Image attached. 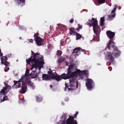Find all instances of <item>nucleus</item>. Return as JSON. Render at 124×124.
<instances>
[{"mask_svg": "<svg viewBox=\"0 0 124 124\" xmlns=\"http://www.w3.org/2000/svg\"><path fill=\"white\" fill-rule=\"evenodd\" d=\"M31 54L33 56H31L28 60H26V62L30 64V63L32 66L31 68V70H34L30 73L29 75L32 78H35L38 76V74L40 72V69L43 66L44 63L43 57L39 53L35 54L31 51Z\"/></svg>", "mask_w": 124, "mask_h": 124, "instance_id": "obj_1", "label": "nucleus"}, {"mask_svg": "<svg viewBox=\"0 0 124 124\" xmlns=\"http://www.w3.org/2000/svg\"><path fill=\"white\" fill-rule=\"evenodd\" d=\"M74 66L71 64L69 66L68 70V72L67 74L64 73L59 76L61 78L66 79L70 78L69 80L70 85L67 86V84L66 83L65 85V88L64 90H66L67 88L68 90H72L76 89L78 87L77 81L76 79V78L79 75L80 73V71L79 70H76V71L72 72Z\"/></svg>", "mask_w": 124, "mask_h": 124, "instance_id": "obj_2", "label": "nucleus"}, {"mask_svg": "<svg viewBox=\"0 0 124 124\" xmlns=\"http://www.w3.org/2000/svg\"><path fill=\"white\" fill-rule=\"evenodd\" d=\"M115 44V43L113 41L110 40L106 47V49L108 48L109 50L113 52L112 53L108 52L107 54V59L111 62H114V58L118 57L120 54V52L117 49V47L115 45H113Z\"/></svg>", "mask_w": 124, "mask_h": 124, "instance_id": "obj_3", "label": "nucleus"}, {"mask_svg": "<svg viewBox=\"0 0 124 124\" xmlns=\"http://www.w3.org/2000/svg\"><path fill=\"white\" fill-rule=\"evenodd\" d=\"M24 76L22 75L19 81H14V84L12 86L13 88V89L20 87L21 86L20 83L22 81L21 86V90L19 91L20 93H24L26 92V90L27 88L26 85L25 83H24L25 82L24 79Z\"/></svg>", "mask_w": 124, "mask_h": 124, "instance_id": "obj_4", "label": "nucleus"}, {"mask_svg": "<svg viewBox=\"0 0 124 124\" xmlns=\"http://www.w3.org/2000/svg\"><path fill=\"white\" fill-rule=\"evenodd\" d=\"M67 115H63L61 118V120L57 123L56 124H77L76 120H74L72 117H70L66 121L67 117Z\"/></svg>", "mask_w": 124, "mask_h": 124, "instance_id": "obj_5", "label": "nucleus"}, {"mask_svg": "<svg viewBox=\"0 0 124 124\" xmlns=\"http://www.w3.org/2000/svg\"><path fill=\"white\" fill-rule=\"evenodd\" d=\"M91 23H89L90 27H91L93 26V29L94 33L96 34H97L100 32V29L99 28V26L97 24V21L95 20L94 18H92L91 21L89 20Z\"/></svg>", "mask_w": 124, "mask_h": 124, "instance_id": "obj_6", "label": "nucleus"}, {"mask_svg": "<svg viewBox=\"0 0 124 124\" xmlns=\"http://www.w3.org/2000/svg\"><path fill=\"white\" fill-rule=\"evenodd\" d=\"M48 73L50 75L51 78L55 79L56 80L59 81L61 80V78L59 76L55 73V70H53L52 71H49L48 72Z\"/></svg>", "mask_w": 124, "mask_h": 124, "instance_id": "obj_7", "label": "nucleus"}, {"mask_svg": "<svg viewBox=\"0 0 124 124\" xmlns=\"http://www.w3.org/2000/svg\"><path fill=\"white\" fill-rule=\"evenodd\" d=\"M39 34L38 33L35 34L34 35L36 43L38 46L42 45L43 43V39L38 36Z\"/></svg>", "mask_w": 124, "mask_h": 124, "instance_id": "obj_8", "label": "nucleus"}, {"mask_svg": "<svg viewBox=\"0 0 124 124\" xmlns=\"http://www.w3.org/2000/svg\"><path fill=\"white\" fill-rule=\"evenodd\" d=\"M11 88V86H9L8 85H6L0 92V94L3 95L6 94L9 90Z\"/></svg>", "mask_w": 124, "mask_h": 124, "instance_id": "obj_9", "label": "nucleus"}, {"mask_svg": "<svg viewBox=\"0 0 124 124\" xmlns=\"http://www.w3.org/2000/svg\"><path fill=\"white\" fill-rule=\"evenodd\" d=\"M24 82L26 84L28 87L30 88L33 90L35 88V87L34 84L30 79L26 78L24 79Z\"/></svg>", "mask_w": 124, "mask_h": 124, "instance_id": "obj_10", "label": "nucleus"}, {"mask_svg": "<svg viewBox=\"0 0 124 124\" xmlns=\"http://www.w3.org/2000/svg\"><path fill=\"white\" fill-rule=\"evenodd\" d=\"M86 82V86L87 89L89 90L91 89L93 87L92 84L93 82L92 80L88 78L87 79Z\"/></svg>", "mask_w": 124, "mask_h": 124, "instance_id": "obj_11", "label": "nucleus"}, {"mask_svg": "<svg viewBox=\"0 0 124 124\" xmlns=\"http://www.w3.org/2000/svg\"><path fill=\"white\" fill-rule=\"evenodd\" d=\"M107 34L108 38L110 39V40H113V38L114 37L115 33L114 32H111L110 31H107Z\"/></svg>", "mask_w": 124, "mask_h": 124, "instance_id": "obj_12", "label": "nucleus"}, {"mask_svg": "<svg viewBox=\"0 0 124 124\" xmlns=\"http://www.w3.org/2000/svg\"><path fill=\"white\" fill-rule=\"evenodd\" d=\"M8 60L7 58L5 56H4L1 57V63L2 64H4L6 66H8L9 63L7 62L6 61Z\"/></svg>", "mask_w": 124, "mask_h": 124, "instance_id": "obj_13", "label": "nucleus"}, {"mask_svg": "<svg viewBox=\"0 0 124 124\" xmlns=\"http://www.w3.org/2000/svg\"><path fill=\"white\" fill-rule=\"evenodd\" d=\"M42 79L43 80H49L51 78V77L48 75L43 74L42 76Z\"/></svg>", "mask_w": 124, "mask_h": 124, "instance_id": "obj_14", "label": "nucleus"}, {"mask_svg": "<svg viewBox=\"0 0 124 124\" xmlns=\"http://www.w3.org/2000/svg\"><path fill=\"white\" fill-rule=\"evenodd\" d=\"M18 4H21L22 5H24L25 3V0H15Z\"/></svg>", "mask_w": 124, "mask_h": 124, "instance_id": "obj_15", "label": "nucleus"}, {"mask_svg": "<svg viewBox=\"0 0 124 124\" xmlns=\"http://www.w3.org/2000/svg\"><path fill=\"white\" fill-rule=\"evenodd\" d=\"M81 48L78 47L75 48L73 50V53H77L78 52H80V50Z\"/></svg>", "mask_w": 124, "mask_h": 124, "instance_id": "obj_16", "label": "nucleus"}, {"mask_svg": "<svg viewBox=\"0 0 124 124\" xmlns=\"http://www.w3.org/2000/svg\"><path fill=\"white\" fill-rule=\"evenodd\" d=\"M114 6L115 8H114V9L112 10L111 11V13L112 14V17L114 16H115V12L116 10V8L117 7V6L116 5H115Z\"/></svg>", "mask_w": 124, "mask_h": 124, "instance_id": "obj_17", "label": "nucleus"}, {"mask_svg": "<svg viewBox=\"0 0 124 124\" xmlns=\"http://www.w3.org/2000/svg\"><path fill=\"white\" fill-rule=\"evenodd\" d=\"M36 101L37 102H39L41 101L42 100V98L40 97V95L36 96Z\"/></svg>", "mask_w": 124, "mask_h": 124, "instance_id": "obj_18", "label": "nucleus"}, {"mask_svg": "<svg viewBox=\"0 0 124 124\" xmlns=\"http://www.w3.org/2000/svg\"><path fill=\"white\" fill-rule=\"evenodd\" d=\"M104 17H101V24L100 25L101 26H102L104 25Z\"/></svg>", "mask_w": 124, "mask_h": 124, "instance_id": "obj_19", "label": "nucleus"}, {"mask_svg": "<svg viewBox=\"0 0 124 124\" xmlns=\"http://www.w3.org/2000/svg\"><path fill=\"white\" fill-rule=\"evenodd\" d=\"M65 60V58H59L57 61V62L58 63H61L64 61Z\"/></svg>", "mask_w": 124, "mask_h": 124, "instance_id": "obj_20", "label": "nucleus"}, {"mask_svg": "<svg viewBox=\"0 0 124 124\" xmlns=\"http://www.w3.org/2000/svg\"><path fill=\"white\" fill-rule=\"evenodd\" d=\"M75 35H76L77 40L80 39L81 37V36L80 34L76 33Z\"/></svg>", "mask_w": 124, "mask_h": 124, "instance_id": "obj_21", "label": "nucleus"}, {"mask_svg": "<svg viewBox=\"0 0 124 124\" xmlns=\"http://www.w3.org/2000/svg\"><path fill=\"white\" fill-rule=\"evenodd\" d=\"M29 73V70H28L26 69V71L25 73V78H24V79H25L26 78H27L26 77L27 76H28V74Z\"/></svg>", "mask_w": 124, "mask_h": 124, "instance_id": "obj_22", "label": "nucleus"}, {"mask_svg": "<svg viewBox=\"0 0 124 124\" xmlns=\"http://www.w3.org/2000/svg\"><path fill=\"white\" fill-rule=\"evenodd\" d=\"M70 34L72 35H75L77 32H75L70 29Z\"/></svg>", "mask_w": 124, "mask_h": 124, "instance_id": "obj_23", "label": "nucleus"}, {"mask_svg": "<svg viewBox=\"0 0 124 124\" xmlns=\"http://www.w3.org/2000/svg\"><path fill=\"white\" fill-rule=\"evenodd\" d=\"M8 97L6 95H5L4 97L3 98V99L1 100V102H3L4 101H5L7 100H8Z\"/></svg>", "mask_w": 124, "mask_h": 124, "instance_id": "obj_24", "label": "nucleus"}, {"mask_svg": "<svg viewBox=\"0 0 124 124\" xmlns=\"http://www.w3.org/2000/svg\"><path fill=\"white\" fill-rule=\"evenodd\" d=\"M112 14L111 13V15H109L108 16V19L109 20H112L113 19V18L115 17V16L112 17Z\"/></svg>", "mask_w": 124, "mask_h": 124, "instance_id": "obj_25", "label": "nucleus"}, {"mask_svg": "<svg viewBox=\"0 0 124 124\" xmlns=\"http://www.w3.org/2000/svg\"><path fill=\"white\" fill-rule=\"evenodd\" d=\"M105 0H98V1L99 3L102 4L104 3Z\"/></svg>", "mask_w": 124, "mask_h": 124, "instance_id": "obj_26", "label": "nucleus"}, {"mask_svg": "<svg viewBox=\"0 0 124 124\" xmlns=\"http://www.w3.org/2000/svg\"><path fill=\"white\" fill-rule=\"evenodd\" d=\"M57 54L58 55H60L62 53V52L61 51L59 50L57 51Z\"/></svg>", "mask_w": 124, "mask_h": 124, "instance_id": "obj_27", "label": "nucleus"}, {"mask_svg": "<svg viewBox=\"0 0 124 124\" xmlns=\"http://www.w3.org/2000/svg\"><path fill=\"white\" fill-rule=\"evenodd\" d=\"M24 101H25L24 99H23L22 100H20L19 101V102L20 103H23Z\"/></svg>", "mask_w": 124, "mask_h": 124, "instance_id": "obj_28", "label": "nucleus"}, {"mask_svg": "<svg viewBox=\"0 0 124 124\" xmlns=\"http://www.w3.org/2000/svg\"><path fill=\"white\" fill-rule=\"evenodd\" d=\"M95 39L98 41H99V38L98 36H97L95 38Z\"/></svg>", "mask_w": 124, "mask_h": 124, "instance_id": "obj_29", "label": "nucleus"}, {"mask_svg": "<svg viewBox=\"0 0 124 124\" xmlns=\"http://www.w3.org/2000/svg\"><path fill=\"white\" fill-rule=\"evenodd\" d=\"M57 25H60L59 27L60 28H63L64 27V25H61L60 24H57Z\"/></svg>", "mask_w": 124, "mask_h": 124, "instance_id": "obj_30", "label": "nucleus"}, {"mask_svg": "<svg viewBox=\"0 0 124 124\" xmlns=\"http://www.w3.org/2000/svg\"><path fill=\"white\" fill-rule=\"evenodd\" d=\"M73 21H74V20L73 19H71L70 20V23H72L73 22Z\"/></svg>", "mask_w": 124, "mask_h": 124, "instance_id": "obj_31", "label": "nucleus"}, {"mask_svg": "<svg viewBox=\"0 0 124 124\" xmlns=\"http://www.w3.org/2000/svg\"><path fill=\"white\" fill-rule=\"evenodd\" d=\"M78 25L79 28L80 29H82V26L80 25V24H78Z\"/></svg>", "mask_w": 124, "mask_h": 124, "instance_id": "obj_32", "label": "nucleus"}, {"mask_svg": "<svg viewBox=\"0 0 124 124\" xmlns=\"http://www.w3.org/2000/svg\"><path fill=\"white\" fill-rule=\"evenodd\" d=\"M29 40H30V42H31V43H33V39H30Z\"/></svg>", "mask_w": 124, "mask_h": 124, "instance_id": "obj_33", "label": "nucleus"}, {"mask_svg": "<svg viewBox=\"0 0 124 124\" xmlns=\"http://www.w3.org/2000/svg\"><path fill=\"white\" fill-rule=\"evenodd\" d=\"M80 50H81V51L83 52H85V50L84 49H82L81 48L80 49Z\"/></svg>", "mask_w": 124, "mask_h": 124, "instance_id": "obj_34", "label": "nucleus"}, {"mask_svg": "<svg viewBox=\"0 0 124 124\" xmlns=\"http://www.w3.org/2000/svg\"><path fill=\"white\" fill-rule=\"evenodd\" d=\"M84 73L85 74H87V71L86 70H84L83 71Z\"/></svg>", "mask_w": 124, "mask_h": 124, "instance_id": "obj_35", "label": "nucleus"}, {"mask_svg": "<svg viewBox=\"0 0 124 124\" xmlns=\"http://www.w3.org/2000/svg\"><path fill=\"white\" fill-rule=\"evenodd\" d=\"M68 100V97H66L65 99V100L66 101H67Z\"/></svg>", "mask_w": 124, "mask_h": 124, "instance_id": "obj_36", "label": "nucleus"}, {"mask_svg": "<svg viewBox=\"0 0 124 124\" xmlns=\"http://www.w3.org/2000/svg\"><path fill=\"white\" fill-rule=\"evenodd\" d=\"M77 115H76V114H75V115L74 116V118H76V116H77Z\"/></svg>", "mask_w": 124, "mask_h": 124, "instance_id": "obj_37", "label": "nucleus"}, {"mask_svg": "<svg viewBox=\"0 0 124 124\" xmlns=\"http://www.w3.org/2000/svg\"><path fill=\"white\" fill-rule=\"evenodd\" d=\"M6 68H7V70L8 71L9 69V68L8 67H6Z\"/></svg>", "mask_w": 124, "mask_h": 124, "instance_id": "obj_38", "label": "nucleus"}, {"mask_svg": "<svg viewBox=\"0 0 124 124\" xmlns=\"http://www.w3.org/2000/svg\"><path fill=\"white\" fill-rule=\"evenodd\" d=\"M4 70L5 72H7L8 71V70L6 69H4Z\"/></svg>", "mask_w": 124, "mask_h": 124, "instance_id": "obj_39", "label": "nucleus"}, {"mask_svg": "<svg viewBox=\"0 0 124 124\" xmlns=\"http://www.w3.org/2000/svg\"><path fill=\"white\" fill-rule=\"evenodd\" d=\"M50 88H52V85H50Z\"/></svg>", "mask_w": 124, "mask_h": 124, "instance_id": "obj_40", "label": "nucleus"}, {"mask_svg": "<svg viewBox=\"0 0 124 124\" xmlns=\"http://www.w3.org/2000/svg\"><path fill=\"white\" fill-rule=\"evenodd\" d=\"M78 112H76V115H78Z\"/></svg>", "mask_w": 124, "mask_h": 124, "instance_id": "obj_41", "label": "nucleus"}, {"mask_svg": "<svg viewBox=\"0 0 124 124\" xmlns=\"http://www.w3.org/2000/svg\"><path fill=\"white\" fill-rule=\"evenodd\" d=\"M4 84L5 85H6V83L5 82H4Z\"/></svg>", "mask_w": 124, "mask_h": 124, "instance_id": "obj_42", "label": "nucleus"}, {"mask_svg": "<svg viewBox=\"0 0 124 124\" xmlns=\"http://www.w3.org/2000/svg\"><path fill=\"white\" fill-rule=\"evenodd\" d=\"M66 63V64H67V65H67V64H68V63L67 62V63Z\"/></svg>", "mask_w": 124, "mask_h": 124, "instance_id": "obj_43", "label": "nucleus"}, {"mask_svg": "<svg viewBox=\"0 0 124 124\" xmlns=\"http://www.w3.org/2000/svg\"><path fill=\"white\" fill-rule=\"evenodd\" d=\"M119 9H120V7H119Z\"/></svg>", "mask_w": 124, "mask_h": 124, "instance_id": "obj_44", "label": "nucleus"}, {"mask_svg": "<svg viewBox=\"0 0 124 124\" xmlns=\"http://www.w3.org/2000/svg\"><path fill=\"white\" fill-rule=\"evenodd\" d=\"M17 75H16V76H17Z\"/></svg>", "mask_w": 124, "mask_h": 124, "instance_id": "obj_45", "label": "nucleus"}, {"mask_svg": "<svg viewBox=\"0 0 124 124\" xmlns=\"http://www.w3.org/2000/svg\"><path fill=\"white\" fill-rule=\"evenodd\" d=\"M21 38V37H20V39Z\"/></svg>", "mask_w": 124, "mask_h": 124, "instance_id": "obj_46", "label": "nucleus"}, {"mask_svg": "<svg viewBox=\"0 0 124 124\" xmlns=\"http://www.w3.org/2000/svg\"><path fill=\"white\" fill-rule=\"evenodd\" d=\"M50 69H49V70H50Z\"/></svg>", "mask_w": 124, "mask_h": 124, "instance_id": "obj_47", "label": "nucleus"}]
</instances>
